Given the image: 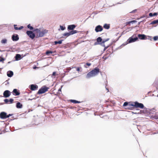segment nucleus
<instances>
[{
  "label": "nucleus",
  "mask_w": 158,
  "mask_h": 158,
  "mask_svg": "<svg viewBox=\"0 0 158 158\" xmlns=\"http://www.w3.org/2000/svg\"><path fill=\"white\" fill-rule=\"evenodd\" d=\"M12 115H13L12 114H9L8 115H7V118H9L10 116H12Z\"/></svg>",
  "instance_id": "nucleus-37"
},
{
  "label": "nucleus",
  "mask_w": 158,
  "mask_h": 158,
  "mask_svg": "<svg viewBox=\"0 0 158 158\" xmlns=\"http://www.w3.org/2000/svg\"><path fill=\"white\" fill-rule=\"evenodd\" d=\"M56 72H54L52 73V75L53 76H55L56 75Z\"/></svg>",
  "instance_id": "nucleus-39"
},
{
  "label": "nucleus",
  "mask_w": 158,
  "mask_h": 158,
  "mask_svg": "<svg viewBox=\"0 0 158 158\" xmlns=\"http://www.w3.org/2000/svg\"><path fill=\"white\" fill-rule=\"evenodd\" d=\"M32 99H28V100H31Z\"/></svg>",
  "instance_id": "nucleus-44"
},
{
  "label": "nucleus",
  "mask_w": 158,
  "mask_h": 158,
  "mask_svg": "<svg viewBox=\"0 0 158 158\" xmlns=\"http://www.w3.org/2000/svg\"><path fill=\"white\" fill-rule=\"evenodd\" d=\"M7 42V40L6 39H2L1 41V42L2 44H6Z\"/></svg>",
  "instance_id": "nucleus-27"
},
{
  "label": "nucleus",
  "mask_w": 158,
  "mask_h": 158,
  "mask_svg": "<svg viewBox=\"0 0 158 158\" xmlns=\"http://www.w3.org/2000/svg\"><path fill=\"white\" fill-rule=\"evenodd\" d=\"M135 108V106L134 103L133 104H131L130 103H129L128 106L127 107V108L128 109H131Z\"/></svg>",
  "instance_id": "nucleus-15"
},
{
  "label": "nucleus",
  "mask_w": 158,
  "mask_h": 158,
  "mask_svg": "<svg viewBox=\"0 0 158 158\" xmlns=\"http://www.w3.org/2000/svg\"><path fill=\"white\" fill-rule=\"evenodd\" d=\"M76 27L75 25L74 24L69 25L68 27V29L69 30H73Z\"/></svg>",
  "instance_id": "nucleus-16"
},
{
  "label": "nucleus",
  "mask_w": 158,
  "mask_h": 158,
  "mask_svg": "<svg viewBox=\"0 0 158 158\" xmlns=\"http://www.w3.org/2000/svg\"><path fill=\"white\" fill-rule=\"evenodd\" d=\"M108 47V46L105 47V48H104V50H106L107 48Z\"/></svg>",
  "instance_id": "nucleus-40"
},
{
  "label": "nucleus",
  "mask_w": 158,
  "mask_h": 158,
  "mask_svg": "<svg viewBox=\"0 0 158 158\" xmlns=\"http://www.w3.org/2000/svg\"><path fill=\"white\" fill-rule=\"evenodd\" d=\"M27 27L28 28H29L31 30H33V27H32L31 26L30 24L28 25Z\"/></svg>",
  "instance_id": "nucleus-30"
},
{
  "label": "nucleus",
  "mask_w": 158,
  "mask_h": 158,
  "mask_svg": "<svg viewBox=\"0 0 158 158\" xmlns=\"http://www.w3.org/2000/svg\"><path fill=\"white\" fill-rule=\"evenodd\" d=\"M38 86L36 85H31L30 86V89L32 90H35L38 89Z\"/></svg>",
  "instance_id": "nucleus-12"
},
{
  "label": "nucleus",
  "mask_w": 158,
  "mask_h": 158,
  "mask_svg": "<svg viewBox=\"0 0 158 158\" xmlns=\"http://www.w3.org/2000/svg\"><path fill=\"white\" fill-rule=\"evenodd\" d=\"M136 22V21L135 20H133L130 22H127V24H130L131 23H135Z\"/></svg>",
  "instance_id": "nucleus-33"
},
{
  "label": "nucleus",
  "mask_w": 158,
  "mask_h": 158,
  "mask_svg": "<svg viewBox=\"0 0 158 158\" xmlns=\"http://www.w3.org/2000/svg\"><path fill=\"white\" fill-rule=\"evenodd\" d=\"M4 96L5 98L9 97L11 94L10 92L8 90H6L3 93Z\"/></svg>",
  "instance_id": "nucleus-9"
},
{
  "label": "nucleus",
  "mask_w": 158,
  "mask_h": 158,
  "mask_svg": "<svg viewBox=\"0 0 158 158\" xmlns=\"http://www.w3.org/2000/svg\"><path fill=\"white\" fill-rule=\"evenodd\" d=\"M129 104V103H128L127 102H125L124 103L123 105V106H127V107H128Z\"/></svg>",
  "instance_id": "nucleus-31"
},
{
  "label": "nucleus",
  "mask_w": 158,
  "mask_h": 158,
  "mask_svg": "<svg viewBox=\"0 0 158 158\" xmlns=\"http://www.w3.org/2000/svg\"><path fill=\"white\" fill-rule=\"evenodd\" d=\"M108 57H106V56H104L102 57L103 59L104 60H106L108 58Z\"/></svg>",
  "instance_id": "nucleus-35"
},
{
  "label": "nucleus",
  "mask_w": 158,
  "mask_h": 158,
  "mask_svg": "<svg viewBox=\"0 0 158 158\" xmlns=\"http://www.w3.org/2000/svg\"><path fill=\"white\" fill-rule=\"evenodd\" d=\"M21 57L20 55L19 54H17L15 56V58L16 60H19Z\"/></svg>",
  "instance_id": "nucleus-22"
},
{
  "label": "nucleus",
  "mask_w": 158,
  "mask_h": 158,
  "mask_svg": "<svg viewBox=\"0 0 158 158\" xmlns=\"http://www.w3.org/2000/svg\"><path fill=\"white\" fill-rule=\"evenodd\" d=\"M77 33V31L76 30H73L69 32L65 33L63 34V35L64 36H66L68 37L71 35H73L74 34L76 33Z\"/></svg>",
  "instance_id": "nucleus-7"
},
{
  "label": "nucleus",
  "mask_w": 158,
  "mask_h": 158,
  "mask_svg": "<svg viewBox=\"0 0 158 158\" xmlns=\"http://www.w3.org/2000/svg\"><path fill=\"white\" fill-rule=\"evenodd\" d=\"M59 90H60L61 91V89H59Z\"/></svg>",
  "instance_id": "nucleus-45"
},
{
  "label": "nucleus",
  "mask_w": 158,
  "mask_h": 158,
  "mask_svg": "<svg viewBox=\"0 0 158 158\" xmlns=\"http://www.w3.org/2000/svg\"><path fill=\"white\" fill-rule=\"evenodd\" d=\"M138 37L139 39L142 40L146 39H147L146 36L143 34H139L138 35Z\"/></svg>",
  "instance_id": "nucleus-13"
},
{
  "label": "nucleus",
  "mask_w": 158,
  "mask_h": 158,
  "mask_svg": "<svg viewBox=\"0 0 158 158\" xmlns=\"http://www.w3.org/2000/svg\"><path fill=\"white\" fill-rule=\"evenodd\" d=\"M55 52H53L52 51L48 50V51H46L45 54L46 55H49V54H50V53L52 54V53H54Z\"/></svg>",
  "instance_id": "nucleus-25"
},
{
  "label": "nucleus",
  "mask_w": 158,
  "mask_h": 158,
  "mask_svg": "<svg viewBox=\"0 0 158 158\" xmlns=\"http://www.w3.org/2000/svg\"><path fill=\"white\" fill-rule=\"evenodd\" d=\"M26 33L31 39H33L35 37V34L31 31H27L26 32Z\"/></svg>",
  "instance_id": "nucleus-6"
},
{
  "label": "nucleus",
  "mask_w": 158,
  "mask_h": 158,
  "mask_svg": "<svg viewBox=\"0 0 158 158\" xmlns=\"http://www.w3.org/2000/svg\"><path fill=\"white\" fill-rule=\"evenodd\" d=\"M100 72L99 69L95 68L94 69L89 72L86 75V78H89L91 77L95 76L98 75Z\"/></svg>",
  "instance_id": "nucleus-1"
},
{
  "label": "nucleus",
  "mask_w": 158,
  "mask_h": 158,
  "mask_svg": "<svg viewBox=\"0 0 158 158\" xmlns=\"http://www.w3.org/2000/svg\"><path fill=\"white\" fill-rule=\"evenodd\" d=\"M153 16H156L157 15V13H154L153 14Z\"/></svg>",
  "instance_id": "nucleus-38"
},
{
  "label": "nucleus",
  "mask_w": 158,
  "mask_h": 158,
  "mask_svg": "<svg viewBox=\"0 0 158 158\" xmlns=\"http://www.w3.org/2000/svg\"><path fill=\"white\" fill-rule=\"evenodd\" d=\"M34 31H36L37 33H39V35L38 37H43L45 34L48 32V31L46 30H43L42 31H40V30L37 28L35 29Z\"/></svg>",
  "instance_id": "nucleus-2"
},
{
  "label": "nucleus",
  "mask_w": 158,
  "mask_h": 158,
  "mask_svg": "<svg viewBox=\"0 0 158 158\" xmlns=\"http://www.w3.org/2000/svg\"><path fill=\"white\" fill-rule=\"evenodd\" d=\"M91 64L90 63H87L84 65V67L85 68H87V66H89L91 65Z\"/></svg>",
  "instance_id": "nucleus-29"
},
{
  "label": "nucleus",
  "mask_w": 158,
  "mask_h": 158,
  "mask_svg": "<svg viewBox=\"0 0 158 158\" xmlns=\"http://www.w3.org/2000/svg\"><path fill=\"white\" fill-rule=\"evenodd\" d=\"M70 102L74 103H79L80 102L75 100H71Z\"/></svg>",
  "instance_id": "nucleus-24"
},
{
  "label": "nucleus",
  "mask_w": 158,
  "mask_h": 158,
  "mask_svg": "<svg viewBox=\"0 0 158 158\" xmlns=\"http://www.w3.org/2000/svg\"><path fill=\"white\" fill-rule=\"evenodd\" d=\"M61 29L62 30H64V28H63V27H62L61 26Z\"/></svg>",
  "instance_id": "nucleus-42"
},
{
  "label": "nucleus",
  "mask_w": 158,
  "mask_h": 158,
  "mask_svg": "<svg viewBox=\"0 0 158 158\" xmlns=\"http://www.w3.org/2000/svg\"><path fill=\"white\" fill-rule=\"evenodd\" d=\"M103 28L100 25L97 26L95 28V30L96 32L101 31L103 30Z\"/></svg>",
  "instance_id": "nucleus-8"
},
{
  "label": "nucleus",
  "mask_w": 158,
  "mask_h": 158,
  "mask_svg": "<svg viewBox=\"0 0 158 158\" xmlns=\"http://www.w3.org/2000/svg\"><path fill=\"white\" fill-rule=\"evenodd\" d=\"M3 59H0V62L2 61V60Z\"/></svg>",
  "instance_id": "nucleus-43"
},
{
  "label": "nucleus",
  "mask_w": 158,
  "mask_h": 158,
  "mask_svg": "<svg viewBox=\"0 0 158 158\" xmlns=\"http://www.w3.org/2000/svg\"><path fill=\"white\" fill-rule=\"evenodd\" d=\"M49 89V87H47L45 86H44L39 90L37 93V94H40L44 93L48 91Z\"/></svg>",
  "instance_id": "nucleus-3"
},
{
  "label": "nucleus",
  "mask_w": 158,
  "mask_h": 158,
  "mask_svg": "<svg viewBox=\"0 0 158 158\" xmlns=\"http://www.w3.org/2000/svg\"><path fill=\"white\" fill-rule=\"evenodd\" d=\"M149 39L150 40H152V37H149Z\"/></svg>",
  "instance_id": "nucleus-41"
},
{
  "label": "nucleus",
  "mask_w": 158,
  "mask_h": 158,
  "mask_svg": "<svg viewBox=\"0 0 158 158\" xmlns=\"http://www.w3.org/2000/svg\"><path fill=\"white\" fill-rule=\"evenodd\" d=\"M12 40L13 41H17L19 39L18 35H13L12 36Z\"/></svg>",
  "instance_id": "nucleus-11"
},
{
  "label": "nucleus",
  "mask_w": 158,
  "mask_h": 158,
  "mask_svg": "<svg viewBox=\"0 0 158 158\" xmlns=\"http://www.w3.org/2000/svg\"><path fill=\"white\" fill-rule=\"evenodd\" d=\"M14 100L13 99L11 98L10 100L7 99H4V101L5 103L7 104L12 103H13Z\"/></svg>",
  "instance_id": "nucleus-14"
},
{
  "label": "nucleus",
  "mask_w": 158,
  "mask_h": 158,
  "mask_svg": "<svg viewBox=\"0 0 158 158\" xmlns=\"http://www.w3.org/2000/svg\"><path fill=\"white\" fill-rule=\"evenodd\" d=\"M158 24V19L153 21L151 23V24Z\"/></svg>",
  "instance_id": "nucleus-23"
},
{
  "label": "nucleus",
  "mask_w": 158,
  "mask_h": 158,
  "mask_svg": "<svg viewBox=\"0 0 158 158\" xmlns=\"http://www.w3.org/2000/svg\"><path fill=\"white\" fill-rule=\"evenodd\" d=\"M63 40H61L59 41H55L54 42V43L55 44H61L62 43V41Z\"/></svg>",
  "instance_id": "nucleus-26"
},
{
  "label": "nucleus",
  "mask_w": 158,
  "mask_h": 158,
  "mask_svg": "<svg viewBox=\"0 0 158 158\" xmlns=\"http://www.w3.org/2000/svg\"><path fill=\"white\" fill-rule=\"evenodd\" d=\"M105 41H103L102 42V43H104V42H105Z\"/></svg>",
  "instance_id": "nucleus-46"
},
{
  "label": "nucleus",
  "mask_w": 158,
  "mask_h": 158,
  "mask_svg": "<svg viewBox=\"0 0 158 158\" xmlns=\"http://www.w3.org/2000/svg\"><path fill=\"white\" fill-rule=\"evenodd\" d=\"M102 41V39L101 37H98L97 39V42L99 43L101 42Z\"/></svg>",
  "instance_id": "nucleus-28"
},
{
  "label": "nucleus",
  "mask_w": 158,
  "mask_h": 158,
  "mask_svg": "<svg viewBox=\"0 0 158 158\" xmlns=\"http://www.w3.org/2000/svg\"><path fill=\"white\" fill-rule=\"evenodd\" d=\"M98 44L96 43V42L95 43V44Z\"/></svg>",
  "instance_id": "nucleus-47"
},
{
  "label": "nucleus",
  "mask_w": 158,
  "mask_h": 158,
  "mask_svg": "<svg viewBox=\"0 0 158 158\" xmlns=\"http://www.w3.org/2000/svg\"><path fill=\"white\" fill-rule=\"evenodd\" d=\"M16 25H14V28L15 30H20L23 28V26H21L20 27H17Z\"/></svg>",
  "instance_id": "nucleus-19"
},
{
  "label": "nucleus",
  "mask_w": 158,
  "mask_h": 158,
  "mask_svg": "<svg viewBox=\"0 0 158 158\" xmlns=\"http://www.w3.org/2000/svg\"><path fill=\"white\" fill-rule=\"evenodd\" d=\"M7 76L9 77H11L13 75V73L12 71H9L7 72Z\"/></svg>",
  "instance_id": "nucleus-18"
},
{
  "label": "nucleus",
  "mask_w": 158,
  "mask_h": 158,
  "mask_svg": "<svg viewBox=\"0 0 158 158\" xmlns=\"http://www.w3.org/2000/svg\"><path fill=\"white\" fill-rule=\"evenodd\" d=\"M75 68H76L77 71L78 72L80 71V69H81V67H75Z\"/></svg>",
  "instance_id": "nucleus-34"
},
{
  "label": "nucleus",
  "mask_w": 158,
  "mask_h": 158,
  "mask_svg": "<svg viewBox=\"0 0 158 158\" xmlns=\"http://www.w3.org/2000/svg\"><path fill=\"white\" fill-rule=\"evenodd\" d=\"M134 35H133L131 37H130L127 40V43H131L137 41L138 38L137 37L135 38H133L134 37Z\"/></svg>",
  "instance_id": "nucleus-4"
},
{
  "label": "nucleus",
  "mask_w": 158,
  "mask_h": 158,
  "mask_svg": "<svg viewBox=\"0 0 158 158\" xmlns=\"http://www.w3.org/2000/svg\"><path fill=\"white\" fill-rule=\"evenodd\" d=\"M153 39L154 41H156L158 40V36H156L154 37Z\"/></svg>",
  "instance_id": "nucleus-32"
},
{
  "label": "nucleus",
  "mask_w": 158,
  "mask_h": 158,
  "mask_svg": "<svg viewBox=\"0 0 158 158\" xmlns=\"http://www.w3.org/2000/svg\"><path fill=\"white\" fill-rule=\"evenodd\" d=\"M135 108H139L141 109H143L144 108L143 105L141 103H139L137 102H134Z\"/></svg>",
  "instance_id": "nucleus-5"
},
{
  "label": "nucleus",
  "mask_w": 158,
  "mask_h": 158,
  "mask_svg": "<svg viewBox=\"0 0 158 158\" xmlns=\"http://www.w3.org/2000/svg\"><path fill=\"white\" fill-rule=\"evenodd\" d=\"M103 27L106 29H108L110 27V26L109 24H105L103 26Z\"/></svg>",
  "instance_id": "nucleus-21"
},
{
  "label": "nucleus",
  "mask_w": 158,
  "mask_h": 158,
  "mask_svg": "<svg viewBox=\"0 0 158 158\" xmlns=\"http://www.w3.org/2000/svg\"><path fill=\"white\" fill-rule=\"evenodd\" d=\"M13 94H15L16 96L19 95L20 94L16 89H14L13 91Z\"/></svg>",
  "instance_id": "nucleus-17"
},
{
  "label": "nucleus",
  "mask_w": 158,
  "mask_h": 158,
  "mask_svg": "<svg viewBox=\"0 0 158 158\" xmlns=\"http://www.w3.org/2000/svg\"><path fill=\"white\" fill-rule=\"evenodd\" d=\"M153 14L152 13H150L149 14V15L150 17H152L153 16Z\"/></svg>",
  "instance_id": "nucleus-36"
},
{
  "label": "nucleus",
  "mask_w": 158,
  "mask_h": 158,
  "mask_svg": "<svg viewBox=\"0 0 158 158\" xmlns=\"http://www.w3.org/2000/svg\"><path fill=\"white\" fill-rule=\"evenodd\" d=\"M0 118L2 119L7 118L6 113L4 112H1L0 114Z\"/></svg>",
  "instance_id": "nucleus-10"
},
{
  "label": "nucleus",
  "mask_w": 158,
  "mask_h": 158,
  "mask_svg": "<svg viewBox=\"0 0 158 158\" xmlns=\"http://www.w3.org/2000/svg\"><path fill=\"white\" fill-rule=\"evenodd\" d=\"M23 106L20 103V102H17L16 104V107L17 108H21Z\"/></svg>",
  "instance_id": "nucleus-20"
}]
</instances>
